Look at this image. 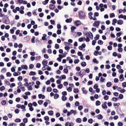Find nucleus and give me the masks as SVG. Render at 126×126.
Masks as SVG:
<instances>
[{
    "label": "nucleus",
    "instance_id": "f03ea898",
    "mask_svg": "<svg viewBox=\"0 0 126 126\" xmlns=\"http://www.w3.org/2000/svg\"><path fill=\"white\" fill-rule=\"evenodd\" d=\"M79 15L80 19L84 18L85 16V13L83 11H80L79 12Z\"/></svg>",
    "mask_w": 126,
    "mask_h": 126
},
{
    "label": "nucleus",
    "instance_id": "f257e3e1",
    "mask_svg": "<svg viewBox=\"0 0 126 126\" xmlns=\"http://www.w3.org/2000/svg\"><path fill=\"white\" fill-rule=\"evenodd\" d=\"M85 35L86 37V38L85 40L87 42H89L90 41V39L89 38V37L90 38L92 39L93 38V36L92 34L90 32H86L85 33Z\"/></svg>",
    "mask_w": 126,
    "mask_h": 126
},
{
    "label": "nucleus",
    "instance_id": "dca6fc26",
    "mask_svg": "<svg viewBox=\"0 0 126 126\" xmlns=\"http://www.w3.org/2000/svg\"><path fill=\"white\" fill-rule=\"evenodd\" d=\"M59 97V95L57 94H55L54 95V98L55 99H57Z\"/></svg>",
    "mask_w": 126,
    "mask_h": 126
},
{
    "label": "nucleus",
    "instance_id": "72a5a7b5",
    "mask_svg": "<svg viewBox=\"0 0 126 126\" xmlns=\"http://www.w3.org/2000/svg\"><path fill=\"white\" fill-rule=\"evenodd\" d=\"M98 43L99 44L101 45L103 44V42L101 40H99L98 41Z\"/></svg>",
    "mask_w": 126,
    "mask_h": 126
},
{
    "label": "nucleus",
    "instance_id": "6e6d98bb",
    "mask_svg": "<svg viewBox=\"0 0 126 126\" xmlns=\"http://www.w3.org/2000/svg\"><path fill=\"white\" fill-rule=\"evenodd\" d=\"M41 64L39 63H37L36 64V67L37 68H39L41 66Z\"/></svg>",
    "mask_w": 126,
    "mask_h": 126
},
{
    "label": "nucleus",
    "instance_id": "e2e57ef3",
    "mask_svg": "<svg viewBox=\"0 0 126 126\" xmlns=\"http://www.w3.org/2000/svg\"><path fill=\"white\" fill-rule=\"evenodd\" d=\"M120 105V104L119 103H116L114 104V106L115 108L117 107L118 106H119Z\"/></svg>",
    "mask_w": 126,
    "mask_h": 126
},
{
    "label": "nucleus",
    "instance_id": "7c9ffc66",
    "mask_svg": "<svg viewBox=\"0 0 126 126\" xmlns=\"http://www.w3.org/2000/svg\"><path fill=\"white\" fill-rule=\"evenodd\" d=\"M61 29L58 30L57 32V33L58 34H61Z\"/></svg>",
    "mask_w": 126,
    "mask_h": 126
},
{
    "label": "nucleus",
    "instance_id": "39448f33",
    "mask_svg": "<svg viewBox=\"0 0 126 126\" xmlns=\"http://www.w3.org/2000/svg\"><path fill=\"white\" fill-rule=\"evenodd\" d=\"M117 90L118 91H120L122 93H123L126 91V90L125 89H122L121 88L119 87L118 88Z\"/></svg>",
    "mask_w": 126,
    "mask_h": 126
},
{
    "label": "nucleus",
    "instance_id": "423d86ee",
    "mask_svg": "<svg viewBox=\"0 0 126 126\" xmlns=\"http://www.w3.org/2000/svg\"><path fill=\"white\" fill-rule=\"evenodd\" d=\"M81 23L80 21L79 20H77L75 22L77 26L80 25H81Z\"/></svg>",
    "mask_w": 126,
    "mask_h": 126
},
{
    "label": "nucleus",
    "instance_id": "20e7f679",
    "mask_svg": "<svg viewBox=\"0 0 126 126\" xmlns=\"http://www.w3.org/2000/svg\"><path fill=\"white\" fill-rule=\"evenodd\" d=\"M84 70L83 69L81 70L78 73L79 75L81 77H82L84 75Z\"/></svg>",
    "mask_w": 126,
    "mask_h": 126
},
{
    "label": "nucleus",
    "instance_id": "774afa93",
    "mask_svg": "<svg viewBox=\"0 0 126 126\" xmlns=\"http://www.w3.org/2000/svg\"><path fill=\"white\" fill-rule=\"evenodd\" d=\"M107 48L109 50H111L112 49V47L111 46H109Z\"/></svg>",
    "mask_w": 126,
    "mask_h": 126
},
{
    "label": "nucleus",
    "instance_id": "ea45409f",
    "mask_svg": "<svg viewBox=\"0 0 126 126\" xmlns=\"http://www.w3.org/2000/svg\"><path fill=\"white\" fill-rule=\"evenodd\" d=\"M73 91L76 94L78 93L79 92V90L78 89H74Z\"/></svg>",
    "mask_w": 126,
    "mask_h": 126
},
{
    "label": "nucleus",
    "instance_id": "6e6552de",
    "mask_svg": "<svg viewBox=\"0 0 126 126\" xmlns=\"http://www.w3.org/2000/svg\"><path fill=\"white\" fill-rule=\"evenodd\" d=\"M124 77H123V74H121L120 75L119 77V79L120 81H121L124 80Z\"/></svg>",
    "mask_w": 126,
    "mask_h": 126
},
{
    "label": "nucleus",
    "instance_id": "e433bc0d",
    "mask_svg": "<svg viewBox=\"0 0 126 126\" xmlns=\"http://www.w3.org/2000/svg\"><path fill=\"white\" fill-rule=\"evenodd\" d=\"M63 85L62 84H60L58 86V88L59 89H61L62 88Z\"/></svg>",
    "mask_w": 126,
    "mask_h": 126
},
{
    "label": "nucleus",
    "instance_id": "052dcab7",
    "mask_svg": "<svg viewBox=\"0 0 126 126\" xmlns=\"http://www.w3.org/2000/svg\"><path fill=\"white\" fill-rule=\"evenodd\" d=\"M44 14L43 13H40L39 14V16L41 17H42L44 16Z\"/></svg>",
    "mask_w": 126,
    "mask_h": 126
},
{
    "label": "nucleus",
    "instance_id": "de8ad7c7",
    "mask_svg": "<svg viewBox=\"0 0 126 126\" xmlns=\"http://www.w3.org/2000/svg\"><path fill=\"white\" fill-rule=\"evenodd\" d=\"M65 49L66 50H68L70 49V47L69 46H66L65 47Z\"/></svg>",
    "mask_w": 126,
    "mask_h": 126
},
{
    "label": "nucleus",
    "instance_id": "9d476101",
    "mask_svg": "<svg viewBox=\"0 0 126 126\" xmlns=\"http://www.w3.org/2000/svg\"><path fill=\"white\" fill-rule=\"evenodd\" d=\"M117 23L118 25H121L123 24V21L122 20H119L118 21Z\"/></svg>",
    "mask_w": 126,
    "mask_h": 126
},
{
    "label": "nucleus",
    "instance_id": "b1692460",
    "mask_svg": "<svg viewBox=\"0 0 126 126\" xmlns=\"http://www.w3.org/2000/svg\"><path fill=\"white\" fill-rule=\"evenodd\" d=\"M62 99L63 101H64L66 100V97L63 95L62 96Z\"/></svg>",
    "mask_w": 126,
    "mask_h": 126
},
{
    "label": "nucleus",
    "instance_id": "49530a36",
    "mask_svg": "<svg viewBox=\"0 0 126 126\" xmlns=\"http://www.w3.org/2000/svg\"><path fill=\"white\" fill-rule=\"evenodd\" d=\"M119 97L120 99H122L123 98V95L122 94H120L119 95Z\"/></svg>",
    "mask_w": 126,
    "mask_h": 126
},
{
    "label": "nucleus",
    "instance_id": "f704fd0d",
    "mask_svg": "<svg viewBox=\"0 0 126 126\" xmlns=\"http://www.w3.org/2000/svg\"><path fill=\"white\" fill-rule=\"evenodd\" d=\"M28 90H32V85H29V86L28 87Z\"/></svg>",
    "mask_w": 126,
    "mask_h": 126
},
{
    "label": "nucleus",
    "instance_id": "a878e982",
    "mask_svg": "<svg viewBox=\"0 0 126 126\" xmlns=\"http://www.w3.org/2000/svg\"><path fill=\"white\" fill-rule=\"evenodd\" d=\"M52 90V88L50 87H49L47 88V91L48 92H50Z\"/></svg>",
    "mask_w": 126,
    "mask_h": 126
},
{
    "label": "nucleus",
    "instance_id": "3c124183",
    "mask_svg": "<svg viewBox=\"0 0 126 126\" xmlns=\"http://www.w3.org/2000/svg\"><path fill=\"white\" fill-rule=\"evenodd\" d=\"M104 98L105 100H107L108 99L109 96L108 95H106L104 96Z\"/></svg>",
    "mask_w": 126,
    "mask_h": 126
},
{
    "label": "nucleus",
    "instance_id": "cd10ccee",
    "mask_svg": "<svg viewBox=\"0 0 126 126\" xmlns=\"http://www.w3.org/2000/svg\"><path fill=\"white\" fill-rule=\"evenodd\" d=\"M102 108L103 109H105L106 108H107V107L106 105L105 104H102Z\"/></svg>",
    "mask_w": 126,
    "mask_h": 126
},
{
    "label": "nucleus",
    "instance_id": "4d7b16f0",
    "mask_svg": "<svg viewBox=\"0 0 126 126\" xmlns=\"http://www.w3.org/2000/svg\"><path fill=\"white\" fill-rule=\"evenodd\" d=\"M79 62V59L75 60L74 61V63L75 64L78 63Z\"/></svg>",
    "mask_w": 126,
    "mask_h": 126
},
{
    "label": "nucleus",
    "instance_id": "bb28decb",
    "mask_svg": "<svg viewBox=\"0 0 126 126\" xmlns=\"http://www.w3.org/2000/svg\"><path fill=\"white\" fill-rule=\"evenodd\" d=\"M101 104L100 102L99 101L97 100L96 101L95 104L96 106H98L100 105Z\"/></svg>",
    "mask_w": 126,
    "mask_h": 126
},
{
    "label": "nucleus",
    "instance_id": "a211bd4d",
    "mask_svg": "<svg viewBox=\"0 0 126 126\" xmlns=\"http://www.w3.org/2000/svg\"><path fill=\"white\" fill-rule=\"evenodd\" d=\"M76 27L74 26H72L71 28V32H73L74 31V30L76 29Z\"/></svg>",
    "mask_w": 126,
    "mask_h": 126
},
{
    "label": "nucleus",
    "instance_id": "9b49d317",
    "mask_svg": "<svg viewBox=\"0 0 126 126\" xmlns=\"http://www.w3.org/2000/svg\"><path fill=\"white\" fill-rule=\"evenodd\" d=\"M72 21V19L70 18L67 19L65 20V22L67 23H70Z\"/></svg>",
    "mask_w": 126,
    "mask_h": 126
},
{
    "label": "nucleus",
    "instance_id": "0e129e2a",
    "mask_svg": "<svg viewBox=\"0 0 126 126\" xmlns=\"http://www.w3.org/2000/svg\"><path fill=\"white\" fill-rule=\"evenodd\" d=\"M96 41L95 40H93L92 41V45L94 46L95 45V43H96Z\"/></svg>",
    "mask_w": 126,
    "mask_h": 126
},
{
    "label": "nucleus",
    "instance_id": "473e14b6",
    "mask_svg": "<svg viewBox=\"0 0 126 126\" xmlns=\"http://www.w3.org/2000/svg\"><path fill=\"white\" fill-rule=\"evenodd\" d=\"M21 121V120L19 118L16 119L15 120V121L16 122H20Z\"/></svg>",
    "mask_w": 126,
    "mask_h": 126
},
{
    "label": "nucleus",
    "instance_id": "c03bdc74",
    "mask_svg": "<svg viewBox=\"0 0 126 126\" xmlns=\"http://www.w3.org/2000/svg\"><path fill=\"white\" fill-rule=\"evenodd\" d=\"M44 119L45 120L49 121V118L47 116H46L45 117Z\"/></svg>",
    "mask_w": 126,
    "mask_h": 126
},
{
    "label": "nucleus",
    "instance_id": "c756f323",
    "mask_svg": "<svg viewBox=\"0 0 126 126\" xmlns=\"http://www.w3.org/2000/svg\"><path fill=\"white\" fill-rule=\"evenodd\" d=\"M110 18H112L115 17V15L114 13H110Z\"/></svg>",
    "mask_w": 126,
    "mask_h": 126
},
{
    "label": "nucleus",
    "instance_id": "338daca9",
    "mask_svg": "<svg viewBox=\"0 0 126 126\" xmlns=\"http://www.w3.org/2000/svg\"><path fill=\"white\" fill-rule=\"evenodd\" d=\"M60 113L58 112H57L56 114V116L57 117H59L60 116Z\"/></svg>",
    "mask_w": 126,
    "mask_h": 126
},
{
    "label": "nucleus",
    "instance_id": "4be33fe9",
    "mask_svg": "<svg viewBox=\"0 0 126 126\" xmlns=\"http://www.w3.org/2000/svg\"><path fill=\"white\" fill-rule=\"evenodd\" d=\"M76 121L78 123H80L81 121V120L80 118H78L76 119Z\"/></svg>",
    "mask_w": 126,
    "mask_h": 126
},
{
    "label": "nucleus",
    "instance_id": "aec40b11",
    "mask_svg": "<svg viewBox=\"0 0 126 126\" xmlns=\"http://www.w3.org/2000/svg\"><path fill=\"white\" fill-rule=\"evenodd\" d=\"M45 1H43L42 2V3L43 4L45 5L47 4L48 1H49V0H45Z\"/></svg>",
    "mask_w": 126,
    "mask_h": 126
},
{
    "label": "nucleus",
    "instance_id": "37998d69",
    "mask_svg": "<svg viewBox=\"0 0 126 126\" xmlns=\"http://www.w3.org/2000/svg\"><path fill=\"white\" fill-rule=\"evenodd\" d=\"M23 122L25 123H26L28 122L27 118H25L23 119Z\"/></svg>",
    "mask_w": 126,
    "mask_h": 126
},
{
    "label": "nucleus",
    "instance_id": "393cba45",
    "mask_svg": "<svg viewBox=\"0 0 126 126\" xmlns=\"http://www.w3.org/2000/svg\"><path fill=\"white\" fill-rule=\"evenodd\" d=\"M81 65L83 67H84L86 65V64L85 62H83L81 63Z\"/></svg>",
    "mask_w": 126,
    "mask_h": 126
},
{
    "label": "nucleus",
    "instance_id": "4c0bfd02",
    "mask_svg": "<svg viewBox=\"0 0 126 126\" xmlns=\"http://www.w3.org/2000/svg\"><path fill=\"white\" fill-rule=\"evenodd\" d=\"M122 87L125 88L126 87V82H124L122 83Z\"/></svg>",
    "mask_w": 126,
    "mask_h": 126
},
{
    "label": "nucleus",
    "instance_id": "603ef678",
    "mask_svg": "<svg viewBox=\"0 0 126 126\" xmlns=\"http://www.w3.org/2000/svg\"><path fill=\"white\" fill-rule=\"evenodd\" d=\"M105 80V79L104 78H103L102 77H101L100 78V81L101 82H104V80Z\"/></svg>",
    "mask_w": 126,
    "mask_h": 126
},
{
    "label": "nucleus",
    "instance_id": "2f4dec72",
    "mask_svg": "<svg viewBox=\"0 0 126 126\" xmlns=\"http://www.w3.org/2000/svg\"><path fill=\"white\" fill-rule=\"evenodd\" d=\"M20 74H21L20 73H19V74H18V73H17L16 72H15L13 73V75L15 76H17L18 75H20Z\"/></svg>",
    "mask_w": 126,
    "mask_h": 126
},
{
    "label": "nucleus",
    "instance_id": "f8f14e48",
    "mask_svg": "<svg viewBox=\"0 0 126 126\" xmlns=\"http://www.w3.org/2000/svg\"><path fill=\"white\" fill-rule=\"evenodd\" d=\"M21 67L23 69H26V70H27L28 68V66L26 65H22Z\"/></svg>",
    "mask_w": 126,
    "mask_h": 126
},
{
    "label": "nucleus",
    "instance_id": "1a4fd4ad",
    "mask_svg": "<svg viewBox=\"0 0 126 126\" xmlns=\"http://www.w3.org/2000/svg\"><path fill=\"white\" fill-rule=\"evenodd\" d=\"M36 74V73L35 72L31 71L29 73V75L30 76H34Z\"/></svg>",
    "mask_w": 126,
    "mask_h": 126
},
{
    "label": "nucleus",
    "instance_id": "13d9d810",
    "mask_svg": "<svg viewBox=\"0 0 126 126\" xmlns=\"http://www.w3.org/2000/svg\"><path fill=\"white\" fill-rule=\"evenodd\" d=\"M79 102L78 101H76L75 103V105L76 106H79Z\"/></svg>",
    "mask_w": 126,
    "mask_h": 126
},
{
    "label": "nucleus",
    "instance_id": "a19ab883",
    "mask_svg": "<svg viewBox=\"0 0 126 126\" xmlns=\"http://www.w3.org/2000/svg\"><path fill=\"white\" fill-rule=\"evenodd\" d=\"M94 17H95V16H99V13L97 12H95L94 14Z\"/></svg>",
    "mask_w": 126,
    "mask_h": 126
},
{
    "label": "nucleus",
    "instance_id": "680f3d73",
    "mask_svg": "<svg viewBox=\"0 0 126 126\" xmlns=\"http://www.w3.org/2000/svg\"><path fill=\"white\" fill-rule=\"evenodd\" d=\"M62 77V79H65L66 78V76L64 75H62L60 76V78Z\"/></svg>",
    "mask_w": 126,
    "mask_h": 126
},
{
    "label": "nucleus",
    "instance_id": "412c9836",
    "mask_svg": "<svg viewBox=\"0 0 126 126\" xmlns=\"http://www.w3.org/2000/svg\"><path fill=\"white\" fill-rule=\"evenodd\" d=\"M48 114L50 115H52L53 114V112L52 110H50L48 112Z\"/></svg>",
    "mask_w": 126,
    "mask_h": 126
},
{
    "label": "nucleus",
    "instance_id": "5701e85b",
    "mask_svg": "<svg viewBox=\"0 0 126 126\" xmlns=\"http://www.w3.org/2000/svg\"><path fill=\"white\" fill-rule=\"evenodd\" d=\"M112 83L111 82H108L107 83V86L108 87H110Z\"/></svg>",
    "mask_w": 126,
    "mask_h": 126
},
{
    "label": "nucleus",
    "instance_id": "a18cd8bd",
    "mask_svg": "<svg viewBox=\"0 0 126 126\" xmlns=\"http://www.w3.org/2000/svg\"><path fill=\"white\" fill-rule=\"evenodd\" d=\"M123 125V124L121 122H119L118 123V126H122Z\"/></svg>",
    "mask_w": 126,
    "mask_h": 126
},
{
    "label": "nucleus",
    "instance_id": "7ed1b4c3",
    "mask_svg": "<svg viewBox=\"0 0 126 126\" xmlns=\"http://www.w3.org/2000/svg\"><path fill=\"white\" fill-rule=\"evenodd\" d=\"M100 24V22L98 21H95L93 24V26L94 27H97Z\"/></svg>",
    "mask_w": 126,
    "mask_h": 126
},
{
    "label": "nucleus",
    "instance_id": "0eeeda50",
    "mask_svg": "<svg viewBox=\"0 0 126 126\" xmlns=\"http://www.w3.org/2000/svg\"><path fill=\"white\" fill-rule=\"evenodd\" d=\"M55 6L53 4H50L49 6V8L50 9L53 10L55 8Z\"/></svg>",
    "mask_w": 126,
    "mask_h": 126
},
{
    "label": "nucleus",
    "instance_id": "69168bd1",
    "mask_svg": "<svg viewBox=\"0 0 126 126\" xmlns=\"http://www.w3.org/2000/svg\"><path fill=\"white\" fill-rule=\"evenodd\" d=\"M55 48L56 49L59 48V45L58 44H56L55 46Z\"/></svg>",
    "mask_w": 126,
    "mask_h": 126
},
{
    "label": "nucleus",
    "instance_id": "c85d7f7f",
    "mask_svg": "<svg viewBox=\"0 0 126 126\" xmlns=\"http://www.w3.org/2000/svg\"><path fill=\"white\" fill-rule=\"evenodd\" d=\"M93 62L94 63H95L97 64L98 63V60H97L96 59H94L93 60Z\"/></svg>",
    "mask_w": 126,
    "mask_h": 126
},
{
    "label": "nucleus",
    "instance_id": "2eb2a0df",
    "mask_svg": "<svg viewBox=\"0 0 126 126\" xmlns=\"http://www.w3.org/2000/svg\"><path fill=\"white\" fill-rule=\"evenodd\" d=\"M47 36L46 34H43V36L42 37V39L43 40H45L46 39V37Z\"/></svg>",
    "mask_w": 126,
    "mask_h": 126
},
{
    "label": "nucleus",
    "instance_id": "4468645a",
    "mask_svg": "<svg viewBox=\"0 0 126 126\" xmlns=\"http://www.w3.org/2000/svg\"><path fill=\"white\" fill-rule=\"evenodd\" d=\"M97 118L98 119H102L103 118V116L102 115L99 114L97 116Z\"/></svg>",
    "mask_w": 126,
    "mask_h": 126
},
{
    "label": "nucleus",
    "instance_id": "58836bf2",
    "mask_svg": "<svg viewBox=\"0 0 126 126\" xmlns=\"http://www.w3.org/2000/svg\"><path fill=\"white\" fill-rule=\"evenodd\" d=\"M83 108V106H79L78 107V109L79 110H81Z\"/></svg>",
    "mask_w": 126,
    "mask_h": 126
},
{
    "label": "nucleus",
    "instance_id": "79ce46f5",
    "mask_svg": "<svg viewBox=\"0 0 126 126\" xmlns=\"http://www.w3.org/2000/svg\"><path fill=\"white\" fill-rule=\"evenodd\" d=\"M6 75L8 77H10L12 75V74L10 72H7L6 73Z\"/></svg>",
    "mask_w": 126,
    "mask_h": 126
},
{
    "label": "nucleus",
    "instance_id": "f3484780",
    "mask_svg": "<svg viewBox=\"0 0 126 126\" xmlns=\"http://www.w3.org/2000/svg\"><path fill=\"white\" fill-rule=\"evenodd\" d=\"M42 64L43 65L46 66L47 64V62L46 61H43L42 62Z\"/></svg>",
    "mask_w": 126,
    "mask_h": 126
},
{
    "label": "nucleus",
    "instance_id": "8fccbe9b",
    "mask_svg": "<svg viewBox=\"0 0 126 126\" xmlns=\"http://www.w3.org/2000/svg\"><path fill=\"white\" fill-rule=\"evenodd\" d=\"M94 54L95 56H97L98 55V51L96 50L95 51L94 53Z\"/></svg>",
    "mask_w": 126,
    "mask_h": 126
},
{
    "label": "nucleus",
    "instance_id": "864d4df0",
    "mask_svg": "<svg viewBox=\"0 0 126 126\" xmlns=\"http://www.w3.org/2000/svg\"><path fill=\"white\" fill-rule=\"evenodd\" d=\"M46 66L47 67L46 69H47L48 71H49L51 70V68L49 67L48 65H46Z\"/></svg>",
    "mask_w": 126,
    "mask_h": 126
},
{
    "label": "nucleus",
    "instance_id": "09e8293b",
    "mask_svg": "<svg viewBox=\"0 0 126 126\" xmlns=\"http://www.w3.org/2000/svg\"><path fill=\"white\" fill-rule=\"evenodd\" d=\"M67 90L69 92H70L71 91L72 89L71 87H69L67 89Z\"/></svg>",
    "mask_w": 126,
    "mask_h": 126
},
{
    "label": "nucleus",
    "instance_id": "6ab92c4d",
    "mask_svg": "<svg viewBox=\"0 0 126 126\" xmlns=\"http://www.w3.org/2000/svg\"><path fill=\"white\" fill-rule=\"evenodd\" d=\"M84 89L85 88H84L83 87L81 89L83 92V93L84 94H86L87 93V91L85 90H84Z\"/></svg>",
    "mask_w": 126,
    "mask_h": 126
},
{
    "label": "nucleus",
    "instance_id": "ddd939ff",
    "mask_svg": "<svg viewBox=\"0 0 126 126\" xmlns=\"http://www.w3.org/2000/svg\"><path fill=\"white\" fill-rule=\"evenodd\" d=\"M117 20L115 19H113L112 23V25H115V23H116Z\"/></svg>",
    "mask_w": 126,
    "mask_h": 126
},
{
    "label": "nucleus",
    "instance_id": "5fc2aeb1",
    "mask_svg": "<svg viewBox=\"0 0 126 126\" xmlns=\"http://www.w3.org/2000/svg\"><path fill=\"white\" fill-rule=\"evenodd\" d=\"M18 79L20 81L22 80V77L21 76H19L18 78Z\"/></svg>",
    "mask_w": 126,
    "mask_h": 126
},
{
    "label": "nucleus",
    "instance_id": "bf43d9fd",
    "mask_svg": "<svg viewBox=\"0 0 126 126\" xmlns=\"http://www.w3.org/2000/svg\"><path fill=\"white\" fill-rule=\"evenodd\" d=\"M6 70V69L5 68H3L2 69L1 71V72L2 73L5 72Z\"/></svg>",
    "mask_w": 126,
    "mask_h": 126
},
{
    "label": "nucleus",
    "instance_id": "c9c22d12",
    "mask_svg": "<svg viewBox=\"0 0 126 126\" xmlns=\"http://www.w3.org/2000/svg\"><path fill=\"white\" fill-rule=\"evenodd\" d=\"M35 37L34 36H33L32 37V39H31V42L33 43H35Z\"/></svg>",
    "mask_w": 126,
    "mask_h": 126
}]
</instances>
